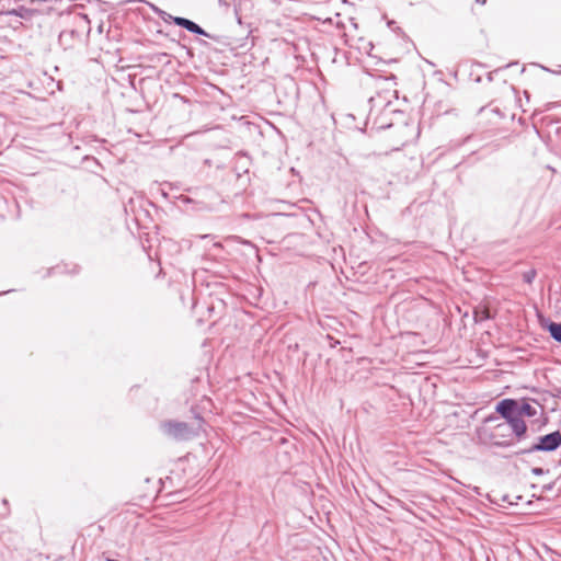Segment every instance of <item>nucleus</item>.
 I'll use <instances>...</instances> for the list:
<instances>
[{"mask_svg":"<svg viewBox=\"0 0 561 561\" xmlns=\"http://www.w3.org/2000/svg\"><path fill=\"white\" fill-rule=\"evenodd\" d=\"M161 428L165 435L176 440H187L197 435L196 430L184 422H163Z\"/></svg>","mask_w":561,"mask_h":561,"instance_id":"obj_1","label":"nucleus"},{"mask_svg":"<svg viewBox=\"0 0 561 561\" xmlns=\"http://www.w3.org/2000/svg\"><path fill=\"white\" fill-rule=\"evenodd\" d=\"M560 446L561 433L557 431L539 437L538 442L528 451H553Z\"/></svg>","mask_w":561,"mask_h":561,"instance_id":"obj_2","label":"nucleus"},{"mask_svg":"<svg viewBox=\"0 0 561 561\" xmlns=\"http://www.w3.org/2000/svg\"><path fill=\"white\" fill-rule=\"evenodd\" d=\"M531 471L535 476H541L543 473L541 468H534Z\"/></svg>","mask_w":561,"mask_h":561,"instance_id":"obj_12","label":"nucleus"},{"mask_svg":"<svg viewBox=\"0 0 561 561\" xmlns=\"http://www.w3.org/2000/svg\"><path fill=\"white\" fill-rule=\"evenodd\" d=\"M507 425L511 432H513L518 439H520L527 431L525 421L518 415L510 419Z\"/></svg>","mask_w":561,"mask_h":561,"instance_id":"obj_4","label":"nucleus"},{"mask_svg":"<svg viewBox=\"0 0 561 561\" xmlns=\"http://www.w3.org/2000/svg\"><path fill=\"white\" fill-rule=\"evenodd\" d=\"M172 19H173L174 24H176L178 26L184 27V28L186 27L187 23L190 22L188 19L180 18V16H174Z\"/></svg>","mask_w":561,"mask_h":561,"instance_id":"obj_11","label":"nucleus"},{"mask_svg":"<svg viewBox=\"0 0 561 561\" xmlns=\"http://www.w3.org/2000/svg\"><path fill=\"white\" fill-rule=\"evenodd\" d=\"M495 411L508 421L517 414V401L514 399H504L496 404Z\"/></svg>","mask_w":561,"mask_h":561,"instance_id":"obj_3","label":"nucleus"},{"mask_svg":"<svg viewBox=\"0 0 561 561\" xmlns=\"http://www.w3.org/2000/svg\"><path fill=\"white\" fill-rule=\"evenodd\" d=\"M519 417H533L537 415V408L531 405L530 403L523 401L522 404L517 403V414Z\"/></svg>","mask_w":561,"mask_h":561,"instance_id":"obj_6","label":"nucleus"},{"mask_svg":"<svg viewBox=\"0 0 561 561\" xmlns=\"http://www.w3.org/2000/svg\"><path fill=\"white\" fill-rule=\"evenodd\" d=\"M506 432H511L510 428H508L507 422L506 423H502V424H497L494 427V432L492 433V439H493L495 445H499V446L510 445L506 442L497 439L499 437L506 436Z\"/></svg>","mask_w":561,"mask_h":561,"instance_id":"obj_5","label":"nucleus"},{"mask_svg":"<svg viewBox=\"0 0 561 561\" xmlns=\"http://www.w3.org/2000/svg\"><path fill=\"white\" fill-rule=\"evenodd\" d=\"M550 335L558 342L561 343V323L552 322L549 325Z\"/></svg>","mask_w":561,"mask_h":561,"instance_id":"obj_9","label":"nucleus"},{"mask_svg":"<svg viewBox=\"0 0 561 561\" xmlns=\"http://www.w3.org/2000/svg\"><path fill=\"white\" fill-rule=\"evenodd\" d=\"M478 3L484 4L486 0H476Z\"/></svg>","mask_w":561,"mask_h":561,"instance_id":"obj_14","label":"nucleus"},{"mask_svg":"<svg viewBox=\"0 0 561 561\" xmlns=\"http://www.w3.org/2000/svg\"><path fill=\"white\" fill-rule=\"evenodd\" d=\"M526 279H527V282H530L531 280V275H527Z\"/></svg>","mask_w":561,"mask_h":561,"instance_id":"obj_15","label":"nucleus"},{"mask_svg":"<svg viewBox=\"0 0 561 561\" xmlns=\"http://www.w3.org/2000/svg\"><path fill=\"white\" fill-rule=\"evenodd\" d=\"M387 83H388V81L386 79H379L377 81V85H379V84H387Z\"/></svg>","mask_w":561,"mask_h":561,"instance_id":"obj_13","label":"nucleus"},{"mask_svg":"<svg viewBox=\"0 0 561 561\" xmlns=\"http://www.w3.org/2000/svg\"><path fill=\"white\" fill-rule=\"evenodd\" d=\"M34 11L27 9L25 7H19L16 9H12L5 12V14L16 15L21 19H30L33 15Z\"/></svg>","mask_w":561,"mask_h":561,"instance_id":"obj_7","label":"nucleus"},{"mask_svg":"<svg viewBox=\"0 0 561 561\" xmlns=\"http://www.w3.org/2000/svg\"><path fill=\"white\" fill-rule=\"evenodd\" d=\"M369 101H370V102H375V98H374V96H370Z\"/></svg>","mask_w":561,"mask_h":561,"instance_id":"obj_16","label":"nucleus"},{"mask_svg":"<svg viewBox=\"0 0 561 561\" xmlns=\"http://www.w3.org/2000/svg\"><path fill=\"white\" fill-rule=\"evenodd\" d=\"M490 318L489 309L485 307L477 308L474 310L476 322H481Z\"/></svg>","mask_w":561,"mask_h":561,"instance_id":"obj_8","label":"nucleus"},{"mask_svg":"<svg viewBox=\"0 0 561 561\" xmlns=\"http://www.w3.org/2000/svg\"><path fill=\"white\" fill-rule=\"evenodd\" d=\"M185 30H187L188 32L194 33V34L209 36V34L206 33L198 24H196L195 22H193L191 20L187 23Z\"/></svg>","mask_w":561,"mask_h":561,"instance_id":"obj_10","label":"nucleus"}]
</instances>
